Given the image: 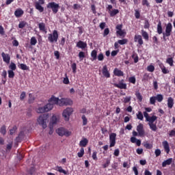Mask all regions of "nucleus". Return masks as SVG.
Listing matches in <instances>:
<instances>
[{"instance_id":"72a5a7b5","label":"nucleus","mask_w":175,"mask_h":175,"mask_svg":"<svg viewBox=\"0 0 175 175\" xmlns=\"http://www.w3.org/2000/svg\"><path fill=\"white\" fill-rule=\"evenodd\" d=\"M154 98H156V100H157V102H159V103H161V102L163 100V95L162 94H157L154 96Z\"/></svg>"},{"instance_id":"f257e3e1","label":"nucleus","mask_w":175,"mask_h":175,"mask_svg":"<svg viewBox=\"0 0 175 175\" xmlns=\"http://www.w3.org/2000/svg\"><path fill=\"white\" fill-rule=\"evenodd\" d=\"M59 98L52 96L49 99V103L46 104L44 107H40L37 109L36 112L38 113H47L51 110H53L54 105H58Z\"/></svg>"},{"instance_id":"4c0bfd02","label":"nucleus","mask_w":175,"mask_h":175,"mask_svg":"<svg viewBox=\"0 0 175 175\" xmlns=\"http://www.w3.org/2000/svg\"><path fill=\"white\" fill-rule=\"evenodd\" d=\"M137 116V118L138 120H140L141 121H143L144 116H143V113H142V111H138V113L136 114Z\"/></svg>"},{"instance_id":"f03ea898","label":"nucleus","mask_w":175,"mask_h":175,"mask_svg":"<svg viewBox=\"0 0 175 175\" xmlns=\"http://www.w3.org/2000/svg\"><path fill=\"white\" fill-rule=\"evenodd\" d=\"M172 31H173V25L171 23H168L165 27V32H163L162 29V22L159 21L157 24V33L161 35L163 33V39L166 40V38L172 35Z\"/></svg>"},{"instance_id":"58836bf2","label":"nucleus","mask_w":175,"mask_h":175,"mask_svg":"<svg viewBox=\"0 0 175 175\" xmlns=\"http://www.w3.org/2000/svg\"><path fill=\"white\" fill-rule=\"evenodd\" d=\"M0 133H1V135H6V126L5 125H3L1 129H0Z\"/></svg>"},{"instance_id":"2eb2a0df","label":"nucleus","mask_w":175,"mask_h":175,"mask_svg":"<svg viewBox=\"0 0 175 175\" xmlns=\"http://www.w3.org/2000/svg\"><path fill=\"white\" fill-rule=\"evenodd\" d=\"M102 73H103L104 77H106V79H110V72L107 69V65H105L103 67Z\"/></svg>"},{"instance_id":"b1692460","label":"nucleus","mask_w":175,"mask_h":175,"mask_svg":"<svg viewBox=\"0 0 175 175\" xmlns=\"http://www.w3.org/2000/svg\"><path fill=\"white\" fill-rule=\"evenodd\" d=\"M23 14H24V11L21 9H17L15 12H14V15L17 17H21L23 16Z\"/></svg>"},{"instance_id":"603ef678","label":"nucleus","mask_w":175,"mask_h":175,"mask_svg":"<svg viewBox=\"0 0 175 175\" xmlns=\"http://www.w3.org/2000/svg\"><path fill=\"white\" fill-rule=\"evenodd\" d=\"M144 28L145 29H148L150 28V22H148V20L145 21Z\"/></svg>"},{"instance_id":"c756f323","label":"nucleus","mask_w":175,"mask_h":175,"mask_svg":"<svg viewBox=\"0 0 175 175\" xmlns=\"http://www.w3.org/2000/svg\"><path fill=\"white\" fill-rule=\"evenodd\" d=\"M148 126H150L151 131H153V132H157L158 130V127H157V123H150L148 124Z\"/></svg>"},{"instance_id":"0eeeda50","label":"nucleus","mask_w":175,"mask_h":175,"mask_svg":"<svg viewBox=\"0 0 175 175\" xmlns=\"http://www.w3.org/2000/svg\"><path fill=\"white\" fill-rule=\"evenodd\" d=\"M56 133L59 135V136H70L72 135V133L66 129H65L64 127H60L58 129L56 130Z\"/></svg>"},{"instance_id":"680f3d73","label":"nucleus","mask_w":175,"mask_h":175,"mask_svg":"<svg viewBox=\"0 0 175 175\" xmlns=\"http://www.w3.org/2000/svg\"><path fill=\"white\" fill-rule=\"evenodd\" d=\"M143 6H147V8H150V3H148V0H142Z\"/></svg>"},{"instance_id":"6ab92c4d","label":"nucleus","mask_w":175,"mask_h":175,"mask_svg":"<svg viewBox=\"0 0 175 175\" xmlns=\"http://www.w3.org/2000/svg\"><path fill=\"white\" fill-rule=\"evenodd\" d=\"M163 148L167 154L170 152V147L169 146V142L167 141H164L162 142Z\"/></svg>"},{"instance_id":"7c9ffc66","label":"nucleus","mask_w":175,"mask_h":175,"mask_svg":"<svg viewBox=\"0 0 175 175\" xmlns=\"http://www.w3.org/2000/svg\"><path fill=\"white\" fill-rule=\"evenodd\" d=\"M141 33H142V36L144 38V39H145V40H148L150 37L148 36V33H147V31L142 29L141 31Z\"/></svg>"},{"instance_id":"f3484780","label":"nucleus","mask_w":175,"mask_h":175,"mask_svg":"<svg viewBox=\"0 0 175 175\" xmlns=\"http://www.w3.org/2000/svg\"><path fill=\"white\" fill-rule=\"evenodd\" d=\"M1 57L3 58V61L5 62V64H10V55L9 54L3 52L1 53Z\"/></svg>"},{"instance_id":"37998d69","label":"nucleus","mask_w":175,"mask_h":175,"mask_svg":"<svg viewBox=\"0 0 175 175\" xmlns=\"http://www.w3.org/2000/svg\"><path fill=\"white\" fill-rule=\"evenodd\" d=\"M10 70H16V69H17V66H16V64H14V62H11L10 65L9 66Z\"/></svg>"},{"instance_id":"ea45409f","label":"nucleus","mask_w":175,"mask_h":175,"mask_svg":"<svg viewBox=\"0 0 175 175\" xmlns=\"http://www.w3.org/2000/svg\"><path fill=\"white\" fill-rule=\"evenodd\" d=\"M118 43L121 45L126 44V43H128V39L124 38L122 40H119Z\"/></svg>"},{"instance_id":"0e129e2a","label":"nucleus","mask_w":175,"mask_h":175,"mask_svg":"<svg viewBox=\"0 0 175 175\" xmlns=\"http://www.w3.org/2000/svg\"><path fill=\"white\" fill-rule=\"evenodd\" d=\"M109 165H110V160L107 159L106 161V163L103 164V169H106V167H108Z\"/></svg>"},{"instance_id":"a211bd4d","label":"nucleus","mask_w":175,"mask_h":175,"mask_svg":"<svg viewBox=\"0 0 175 175\" xmlns=\"http://www.w3.org/2000/svg\"><path fill=\"white\" fill-rule=\"evenodd\" d=\"M134 42H137L139 46L144 44V41H143V38L141 35H135L134 37Z\"/></svg>"},{"instance_id":"13d9d810","label":"nucleus","mask_w":175,"mask_h":175,"mask_svg":"<svg viewBox=\"0 0 175 175\" xmlns=\"http://www.w3.org/2000/svg\"><path fill=\"white\" fill-rule=\"evenodd\" d=\"M79 58H80V59H83V58H85V53L83 51L79 52Z\"/></svg>"},{"instance_id":"c03bdc74","label":"nucleus","mask_w":175,"mask_h":175,"mask_svg":"<svg viewBox=\"0 0 175 175\" xmlns=\"http://www.w3.org/2000/svg\"><path fill=\"white\" fill-rule=\"evenodd\" d=\"M8 73L9 79H14V72L13 70H9L8 71Z\"/></svg>"},{"instance_id":"7ed1b4c3","label":"nucleus","mask_w":175,"mask_h":175,"mask_svg":"<svg viewBox=\"0 0 175 175\" xmlns=\"http://www.w3.org/2000/svg\"><path fill=\"white\" fill-rule=\"evenodd\" d=\"M47 120H49V114L44 113L39 116L37 121L39 125H42V128L46 129L47 128Z\"/></svg>"},{"instance_id":"e2e57ef3","label":"nucleus","mask_w":175,"mask_h":175,"mask_svg":"<svg viewBox=\"0 0 175 175\" xmlns=\"http://www.w3.org/2000/svg\"><path fill=\"white\" fill-rule=\"evenodd\" d=\"M135 18H137V19L140 18V12H139V10H135Z\"/></svg>"},{"instance_id":"49530a36","label":"nucleus","mask_w":175,"mask_h":175,"mask_svg":"<svg viewBox=\"0 0 175 175\" xmlns=\"http://www.w3.org/2000/svg\"><path fill=\"white\" fill-rule=\"evenodd\" d=\"M26 25H27V22L21 21L18 24V28H21V29H23V28L25 27Z\"/></svg>"},{"instance_id":"69168bd1","label":"nucleus","mask_w":175,"mask_h":175,"mask_svg":"<svg viewBox=\"0 0 175 175\" xmlns=\"http://www.w3.org/2000/svg\"><path fill=\"white\" fill-rule=\"evenodd\" d=\"M57 172H59V173H63L64 174H67L65 170L62 169V167H57Z\"/></svg>"},{"instance_id":"20e7f679","label":"nucleus","mask_w":175,"mask_h":175,"mask_svg":"<svg viewBox=\"0 0 175 175\" xmlns=\"http://www.w3.org/2000/svg\"><path fill=\"white\" fill-rule=\"evenodd\" d=\"M47 9H51L53 14H57L59 10V4L53 1L46 5Z\"/></svg>"},{"instance_id":"a878e982","label":"nucleus","mask_w":175,"mask_h":175,"mask_svg":"<svg viewBox=\"0 0 175 175\" xmlns=\"http://www.w3.org/2000/svg\"><path fill=\"white\" fill-rule=\"evenodd\" d=\"M157 119L158 117H157V116H152L148 118L146 121L148 122V124H154Z\"/></svg>"},{"instance_id":"393cba45","label":"nucleus","mask_w":175,"mask_h":175,"mask_svg":"<svg viewBox=\"0 0 175 175\" xmlns=\"http://www.w3.org/2000/svg\"><path fill=\"white\" fill-rule=\"evenodd\" d=\"M172 162H173V159L172 158H170L165 161H164L162 163V167H166V166H167V165H172Z\"/></svg>"},{"instance_id":"dca6fc26","label":"nucleus","mask_w":175,"mask_h":175,"mask_svg":"<svg viewBox=\"0 0 175 175\" xmlns=\"http://www.w3.org/2000/svg\"><path fill=\"white\" fill-rule=\"evenodd\" d=\"M6 81H8V72L4 70L1 73V83L5 85V84H6Z\"/></svg>"},{"instance_id":"4468645a","label":"nucleus","mask_w":175,"mask_h":175,"mask_svg":"<svg viewBox=\"0 0 175 175\" xmlns=\"http://www.w3.org/2000/svg\"><path fill=\"white\" fill-rule=\"evenodd\" d=\"M113 85L120 90H126V83H124V79H122L118 83H114Z\"/></svg>"},{"instance_id":"052dcab7","label":"nucleus","mask_w":175,"mask_h":175,"mask_svg":"<svg viewBox=\"0 0 175 175\" xmlns=\"http://www.w3.org/2000/svg\"><path fill=\"white\" fill-rule=\"evenodd\" d=\"M51 124H57V116H53L51 119Z\"/></svg>"},{"instance_id":"09e8293b","label":"nucleus","mask_w":175,"mask_h":175,"mask_svg":"<svg viewBox=\"0 0 175 175\" xmlns=\"http://www.w3.org/2000/svg\"><path fill=\"white\" fill-rule=\"evenodd\" d=\"M33 100H35V97L32 96V94H29V103H33Z\"/></svg>"},{"instance_id":"473e14b6","label":"nucleus","mask_w":175,"mask_h":175,"mask_svg":"<svg viewBox=\"0 0 175 175\" xmlns=\"http://www.w3.org/2000/svg\"><path fill=\"white\" fill-rule=\"evenodd\" d=\"M120 13V10H117V9H113L110 12V16L111 17H114V16Z\"/></svg>"},{"instance_id":"1a4fd4ad","label":"nucleus","mask_w":175,"mask_h":175,"mask_svg":"<svg viewBox=\"0 0 175 175\" xmlns=\"http://www.w3.org/2000/svg\"><path fill=\"white\" fill-rule=\"evenodd\" d=\"M133 137H131V139H130V140H131V143H133V144L136 143L137 146L138 147H140V146H142V141H141L140 139H137L135 137L136 136H139V133H137V132L133 131Z\"/></svg>"},{"instance_id":"a19ab883","label":"nucleus","mask_w":175,"mask_h":175,"mask_svg":"<svg viewBox=\"0 0 175 175\" xmlns=\"http://www.w3.org/2000/svg\"><path fill=\"white\" fill-rule=\"evenodd\" d=\"M79 158H83L84 156V148H81L80 152L77 153Z\"/></svg>"},{"instance_id":"c9c22d12","label":"nucleus","mask_w":175,"mask_h":175,"mask_svg":"<svg viewBox=\"0 0 175 175\" xmlns=\"http://www.w3.org/2000/svg\"><path fill=\"white\" fill-rule=\"evenodd\" d=\"M166 63L170 65V66H173V64H174V61L173 60V57H168L166 59Z\"/></svg>"},{"instance_id":"79ce46f5","label":"nucleus","mask_w":175,"mask_h":175,"mask_svg":"<svg viewBox=\"0 0 175 175\" xmlns=\"http://www.w3.org/2000/svg\"><path fill=\"white\" fill-rule=\"evenodd\" d=\"M81 118L83 120V126H85V125H87V124H88V120L85 117V115H83Z\"/></svg>"},{"instance_id":"6e6552de","label":"nucleus","mask_w":175,"mask_h":175,"mask_svg":"<svg viewBox=\"0 0 175 175\" xmlns=\"http://www.w3.org/2000/svg\"><path fill=\"white\" fill-rule=\"evenodd\" d=\"M42 5H44V0H38L34 3L36 9L38 10L40 13H43V12H44V8H43Z\"/></svg>"},{"instance_id":"de8ad7c7","label":"nucleus","mask_w":175,"mask_h":175,"mask_svg":"<svg viewBox=\"0 0 175 175\" xmlns=\"http://www.w3.org/2000/svg\"><path fill=\"white\" fill-rule=\"evenodd\" d=\"M150 78V74L145 73L143 76L142 81H148V79Z\"/></svg>"},{"instance_id":"5701e85b","label":"nucleus","mask_w":175,"mask_h":175,"mask_svg":"<svg viewBox=\"0 0 175 175\" xmlns=\"http://www.w3.org/2000/svg\"><path fill=\"white\" fill-rule=\"evenodd\" d=\"M91 61H96V59L98 58V51L96 50H93L91 52Z\"/></svg>"},{"instance_id":"f704fd0d","label":"nucleus","mask_w":175,"mask_h":175,"mask_svg":"<svg viewBox=\"0 0 175 175\" xmlns=\"http://www.w3.org/2000/svg\"><path fill=\"white\" fill-rule=\"evenodd\" d=\"M131 99H132L131 96H126V97H124L123 99H122V102H123V103H129Z\"/></svg>"},{"instance_id":"cd10ccee","label":"nucleus","mask_w":175,"mask_h":175,"mask_svg":"<svg viewBox=\"0 0 175 175\" xmlns=\"http://www.w3.org/2000/svg\"><path fill=\"white\" fill-rule=\"evenodd\" d=\"M38 28L40 31L42 32H46V23H40L38 24Z\"/></svg>"},{"instance_id":"bb28decb","label":"nucleus","mask_w":175,"mask_h":175,"mask_svg":"<svg viewBox=\"0 0 175 175\" xmlns=\"http://www.w3.org/2000/svg\"><path fill=\"white\" fill-rule=\"evenodd\" d=\"M87 144H88V139L87 138H83L79 142L80 147H86Z\"/></svg>"},{"instance_id":"f8f14e48","label":"nucleus","mask_w":175,"mask_h":175,"mask_svg":"<svg viewBox=\"0 0 175 175\" xmlns=\"http://www.w3.org/2000/svg\"><path fill=\"white\" fill-rule=\"evenodd\" d=\"M137 131L138 132V136L140 137H144L146 135V131H144V126L143 124L139 123L137 126Z\"/></svg>"},{"instance_id":"2f4dec72","label":"nucleus","mask_w":175,"mask_h":175,"mask_svg":"<svg viewBox=\"0 0 175 175\" xmlns=\"http://www.w3.org/2000/svg\"><path fill=\"white\" fill-rule=\"evenodd\" d=\"M143 146L146 150H151L152 148V144L148 143V142H144Z\"/></svg>"},{"instance_id":"8fccbe9b","label":"nucleus","mask_w":175,"mask_h":175,"mask_svg":"<svg viewBox=\"0 0 175 175\" xmlns=\"http://www.w3.org/2000/svg\"><path fill=\"white\" fill-rule=\"evenodd\" d=\"M16 131H17V126H14L12 129H10V135L16 133Z\"/></svg>"},{"instance_id":"9d476101","label":"nucleus","mask_w":175,"mask_h":175,"mask_svg":"<svg viewBox=\"0 0 175 175\" xmlns=\"http://www.w3.org/2000/svg\"><path fill=\"white\" fill-rule=\"evenodd\" d=\"M73 102L72 101V100L69 99V98H62V99H59L58 102H57V105L59 106H69L70 105H72Z\"/></svg>"},{"instance_id":"3c124183","label":"nucleus","mask_w":175,"mask_h":175,"mask_svg":"<svg viewBox=\"0 0 175 175\" xmlns=\"http://www.w3.org/2000/svg\"><path fill=\"white\" fill-rule=\"evenodd\" d=\"M129 81L132 84H136V78L135 77H131L129 79Z\"/></svg>"},{"instance_id":"5fc2aeb1","label":"nucleus","mask_w":175,"mask_h":175,"mask_svg":"<svg viewBox=\"0 0 175 175\" xmlns=\"http://www.w3.org/2000/svg\"><path fill=\"white\" fill-rule=\"evenodd\" d=\"M135 95H136L137 99H138L139 102H142L143 100V96L140 93H137L135 94Z\"/></svg>"},{"instance_id":"4be33fe9","label":"nucleus","mask_w":175,"mask_h":175,"mask_svg":"<svg viewBox=\"0 0 175 175\" xmlns=\"http://www.w3.org/2000/svg\"><path fill=\"white\" fill-rule=\"evenodd\" d=\"M167 106L168 109H173V106H174V99L172 97H169L167 98Z\"/></svg>"},{"instance_id":"6e6d98bb","label":"nucleus","mask_w":175,"mask_h":175,"mask_svg":"<svg viewBox=\"0 0 175 175\" xmlns=\"http://www.w3.org/2000/svg\"><path fill=\"white\" fill-rule=\"evenodd\" d=\"M97 58L98 61H103V59H105V56L103 55V53H100L97 56Z\"/></svg>"},{"instance_id":"412c9836","label":"nucleus","mask_w":175,"mask_h":175,"mask_svg":"<svg viewBox=\"0 0 175 175\" xmlns=\"http://www.w3.org/2000/svg\"><path fill=\"white\" fill-rule=\"evenodd\" d=\"M77 47L79 49H82L83 50L87 47V42L79 40L78 42H77Z\"/></svg>"},{"instance_id":"c85d7f7f","label":"nucleus","mask_w":175,"mask_h":175,"mask_svg":"<svg viewBox=\"0 0 175 175\" xmlns=\"http://www.w3.org/2000/svg\"><path fill=\"white\" fill-rule=\"evenodd\" d=\"M18 66L22 70H29V67L25 64H20Z\"/></svg>"},{"instance_id":"338daca9","label":"nucleus","mask_w":175,"mask_h":175,"mask_svg":"<svg viewBox=\"0 0 175 175\" xmlns=\"http://www.w3.org/2000/svg\"><path fill=\"white\" fill-rule=\"evenodd\" d=\"M113 155L115 157H119V155H120V149H118V148L115 149V150L113 152Z\"/></svg>"},{"instance_id":"aec40b11","label":"nucleus","mask_w":175,"mask_h":175,"mask_svg":"<svg viewBox=\"0 0 175 175\" xmlns=\"http://www.w3.org/2000/svg\"><path fill=\"white\" fill-rule=\"evenodd\" d=\"M113 75L115 76H117L118 77H121L122 76H124V72H122V70H119L118 68H116L113 70Z\"/></svg>"},{"instance_id":"ddd939ff","label":"nucleus","mask_w":175,"mask_h":175,"mask_svg":"<svg viewBox=\"0 0 175 175\" xmlns=\"http://www.w3.org/2000/svg\"><path fill=\"white\" fill-rule=\"evenodd\" d=\"M117 137V134L116 133H112L109 135V147H114L116 146V139Z\"/></svg>"},{"instance_id":"864d4df0","label":"nucleus","mask_w":175,"mask_h":175,"mask_svg":"<svg viewBox=\"0 0 175 175\" xmlns=\"http://www.w3.org/2000/svg\"><path fill=\"white\" fill-rule=\"evenodd\" d=\"M155 102H157V98H155V96H152L150 98V105H155Z\"/></svg>"},{"instance_id":"bf43d9fd","label":"nucleus","mask_w":175,"mask_h":175,"mask_svg":"<svg viewBox=\"0 0 175 175\" xmlns=\"http://www.w3.org/2000/svg\"><path fill=\"white\" fill-rule=\"evenodd\" d=\"M97 154H98V152L96 151L93 152L92 158V159H94V161H98V157H96Z\"/></svg>"},{"instance_id":"423d86ee","label":"nucleus","mask_w":175,"mask_h":175,"mask_svg":"<svg viewBox=\"0 0 175 175\" xmlns=\"http://www.w3.org/2000/svg\"><path fill=\"white\" fill-rule=\"evenodd\" d=\"M73 113V109L70 107H68L64 110L62 116L65 120V121H68L69 118H70V116Z\"/></svg>"},{"instance_id":"a18cd8bd","label":"nucleus","mask_w":175,"mask_h":175,"mask_svg":"<svg viewBox=\"0 0 175 175\" xmlns=\"http://www.w3.org/2000/svg\"><path fill=\"white\" fill-rule=\"evenodd\" d=\"M147 70H148V72H154V70H155V67L153 65L150 64V65L148 66Z\"/></svg>"},{"instance_id":"39448f33","label":"nucleus","mask_w":175,"mask_h":175,"mask_svg":"<svg viewBox=\"0 0 175 175\" xmlns=\"http://www.w3.org/2000/svg\"><path fill=\"white\" fill-rule=\"evenodd\" d=\"M58 31L53 30L52 33H49L48 36V40L50 43H57L58 42Z\"/></svg>"},{"instance_id":"e433bc0d","label":"nucleus","mask_w":175,"mask_h":175,"mask_svg":"<svg viewBox=\"0 0 175 175\" xmlns=\"http://www.w3.org/2000/svg\"><path fill=\"white\" fill-rule=\"evenodd\" d=\"M38 43V40H36V37H31L30 40L31 46H35Z\"/></svg>"},{"instance_id":"9b49d317","label":"nucleus","mask_w":175,"mask_h":175,"mask_svg":"<svg viewBox=\"0 0 175 175\" xmlns=\"http://www.w3.org/2000/svg\"><path fill=\"white\" fill-rule=\"evenodd\" d=\"M116 29H117L116 31L117 36H122V38H125V36L126 35V32L122 30V24L118 25L116 27Z\"/></svg>"},{"instance_id":"4d7b16f0","label":"nucleus","mask_w":175,"mask_h":175,"mask_svg":"<svg viewBox=\"0 0 175 175\" xmlns=\"http://www.w3.org/2000/svg\"><path fill=\"white\" fill-rule=\"evenodd\" d=\"M71 68H72L73 73H76V70L77 69V66L76 63H73L71 65Z\"/></svg>"},{"instance_id":"774afa93","label":"nucleus","mask_w":175,"mask_h":175,"mask_svg":"<svg viewBox=\"0 0 175 175\" xmlns=\"http://www.w3.org/2000/svg\"><path fill=\"white\" fill-rule=\"evenodd\" d=\"M25 96H26L25 92H23L21 94L20 100H24V99L25 98Z\"/></svg>"}]
</instances>
